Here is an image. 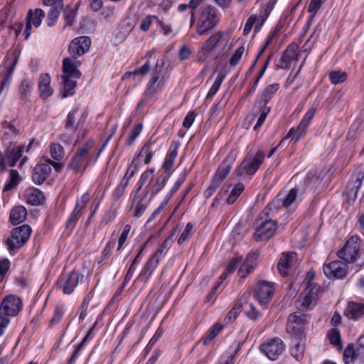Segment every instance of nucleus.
I'll return each mask as SVG.
<instances>
[{
    "label": "nucleus",
    "instance_id": "nucleus-55",
    "mask_svg": "<svg viewBox=\"0 0 364 364\" xmlns=\"http://www.w3.org/2000/svg\"><path fill=\"white\" fill-rule=\"evenodd\" d=\"M158 19V17L154 15L146 16L140 23V29L144 32L147 31L154 22L157 24Z\"/></svg>",
    "mask_w": 364,
    "mask_h": 364
},
{
    "label": "nucleus",
    "instance_id": "nucleus-26",
    "mask_svg": "<svg viewBox=\"0 0 364 364\" xmlns=\"http://www.w3.org/2000/svg\"><path fill=\"white\" fill-rule=\"evenodd\" d=\"M364 179V164H360L353 171L348 181V187L351 191L357 192Z\"/></svg>",
    "mask_w": 364,
    "mask_h": 364
},
{
    "label": "nucleus",
    "instance_id": "nucleus-39",
    "mask_svg": "<svg viewBox=\"0 0 364 364\" xmlns=\"http://www.w3.org/2000/svg\"><path fill=\"white\" fill-rule=\"evenodd\" d=\"M279 85L278 83H274L272 85H268L264 90L262 99V102H259L260 105L267 106L268 102L272 97V96L277 92L279 89Z\"/></svg>",
    "mask_w": 364,
    "mask_h": 364
},
{
    "label": "nucleus",
    "instance_id": "nucleus-46",
    "mask_svg": "<svg viewBox=\"0 0 364 364\" xmlns=\"http://www.w3.org/2000/svg\"><path fill=\"white\" fill-rule=\"evenodd\" d=\"M50 155L57 161H60L64 156L63 147L60 144L53 143L50 146Z\"/></svg>",
    "mask_w": 364,
    "mask_h": 364
},
{
    "label": "nucleus",
    "instance_id": "nucleus-61",
    "mask_svg": "<svg viewBox=\"0 0 364 364\" xmlns=\"http://www.w3.org/2000/svg\"><path fill=\"white\" fill-rule=\"evenodd\" d=\"M131 227L129 225H126L124 228L122 232L121 233L118 240V247L117 250H119L126 242L128 235L130 232Z\"/></svg>",
    "mask_w": 364,
    "mask_h": 364
},
{
    "label": "nucleus",
    "instance_id": "nucleus-10",
    "mask_svg": "<svg viewBox=\"0 0 364 364\" xmlns=\"http://www.w3.org/2000/svg\"><path fill=\"white\" fill-rule=\"evenodd\" d=\"M316 113L315 108L309 109L306 113L305 116L303 117L301 121L297 127H292L289 129L288 134L286 137L280 142L281 144L286 139L291 138L292 140H294V143H296L300 140L301 137H303L306 133V130L310 125L314 115Z\"/></svg>",
    "mask_w": 364,
    "mask_h": 364
},
{
    "label": "nucleus",
    "instance_id": "nucleus-30",
    "mask_svg": "<svg viewBox=\"0 0 364 364\" xmlns=\"http://www.w3.org/2000/svg\"><path fill=\"white\" fill-rule=\"evenodd\" d=\"M346 314L350 319L356 320L361 318L364 315V303H348Z\"/></svg>",
    "mask_w": 364,
    "mask_h": 364
},
{
    "label": "nucleus",
    "instance_id": "nucleus-57",
    "mask_svg": "<svg viewBox=\"0 0 364 364\" xmlns=\"http://www.w3.org/2000/svg\"><path fill=\"white\" fill-rule=\"evenodd\" d=\"M150 65L148 63H146L144 65H143L141 68L134 70L132 72H127L124 75L123 78H127L128 77H130L132 75H146L149 70H150Z\"/></svg>",
    "mask_w": 364,
    "mask_h": 364
},
{
    "label": "nucleus",
    "instance_id": "nucleus-51",
    "mask_svg": "<svg viewBox=\"0 0 364 364\" xmlns=\"http://www.w3.org/2000/svg\"><path fill=\"white\" fill-rule=\"evenodd\" d=\"M241 310L242 304L239 302H237L225 317V323H228L235 321L240 313Z\"/></svg>",
    "mask_w": 364,
    "mask_h": 364
},
{
    "label": "nucleus",
    "instance_id": "nucleus-37",
    "mask_svg": "<svg viewBox=\"0 0 364 364\" xmlns=\"http://www.w3.org/2000/svg\"><path fill=\"white\" fill-rule=\"evenodd\" d=\"M363 356L364 352H358L357 348L355 349L353 344H348L343 353V359L346 364L349 363L348 360L353 361L357 358Z\"/></svg>",
    "mask_w": 364,
    "mask_h": 364
},
{
    "label": "nucleus",
    "instance_id": "nucleus-14",
    "mask_svg": "<svg viewBox=\"0 0 364 364\" xmlns=\"http://www.w3.org/2000/svg\"><path fill=\"white\" fill-rule=\"evenodd\" d=\"M261 350L272 360H275L284 349L283 341L279 338H272L260 346Z\"/></svg>",
    "mask_w": 364,
    "mask_h": 364
},
{
    "label": "nucleus",
    "instance_id": "nucleus-25",
    "mask_svg": "<svg viewBox=\"0 0 364 364\" xmlns=\"http://www.w3.org/2000/svg\"><path fill=\"white\" fill-rule=\"evenodd\" d=\"M44 17L45 13L41 9H36L34 12L32 10L28 11L25 29L26 39H27L31 34V26L33 25L36 27H38Z\"/></svg>",
    "mask_w": 364,
    "mask_h": 364
},
{
    "label": "nucleus",
    "instance_id": "nucleus-23",
    "mask_svg": "<svg viewBox=\"0 0 364 364\" xmlns=\"http://www.w3.org/2000/svg\"><path fill=\"white\" fill-rule=\"evenodd\" d=\"M297 255L294 252H283L278 262L277 267L282 275H287L290 269L296 264Z\"/></svg>",
    "mask_w": 364,
    "mask_h": 364
},
{
    "label": "nucleus",
    "instance_id": "nucleus-6",
    "mask_svg": "<svg viewBox=\"0 0 364 364\" xmlns=\"http://www.w3.org/2000/svg\"><path fill=\"white\" fill-rule=\"evenodd\" d=\"M233 161L234 159L228 156L220 164L212 179L210 185L205 191L206 198H210L227 177L232 168Z\"/></svg>",
    "mask_w": 364,
    "mask_h": 364
},
{
    "label": "nucleus",
    "instance_id": "nucleus-42",
    "mask_svg": "<svg viewBox=\"0 0 364 364\" xmlns=\"http://www.w3.org/2000/svg\"><path fill=\"white\" fill-rule=\"evenodd\" d=\"M298 190L291 188L282 200V205L285 208H294L296 206V199L297 197Z\"/></svg>",
    "mask_w": 364,
    "mask_h": 364
},
{
    "label": "nucleus",
    "instance_id": "nucleus-21",
    "mask_svg": "<svg viewBox=\"0 0 364 364\" xmlns=\"http://www.w3.org/2000/svg\"><path fill=\"white\" fill-rule=\"evenodd\" d=\"M299 46L296 43H290L283 52L278 67L283 69H289L291 63L299 60Z\"/></svg>",
    "mask_w": 364,
    "mask_h": 364
},
{
    "label": "nucleus",
    "instance_id": "nucleus-58",
    "mask_svg": "<svg viewBox=\"0 0 364 364\" xmlns=\"http://www.w3.org/2000/svg\"><path fill=\"white\" fill-rule=\"evenodd\" d=\"M245 50V48L244 45H242L235 50V53L232 55L230 60V64L232 66H235L238 64L242 55L244 54Z\"/></svg>",
    "mask_w": 364,
    "mask_h": 364
},
{
    "label": "nucleus",
    "instance_id": "nucleus-4",
    "mask_svg": "<svg viewBox=\"0 0 364 364\" xmlns=\"http://www.w3.org/2000/svg\"><path fill=\"white\" fill-rule=\"evenodd\" d=\"M265 154L262 151L256 153L250 152L243 159L240 166L236 170L237 176L253 175L262 164Z\"/></svg>",
    "mask_w": 364,
    "mask_h": 364
},
{
    "label": "nucleus",
    "instance_id": "nucleus-20",
    "mask_svg": "<svg viewBox=\"0 0 364 364\" xmlns=\"http://www.w3.org/2000/svg\"><path fill=\"white\" fill-rule=\"evenodd\" d=\"M89 196L87 194H83L80 199H77L75 203V206L72 211L68 220L66 222L67 228H73L80 218L82 216L83 210L86 207L89 201Z\"/></svg>",
    "mask_w": 364,
    "mask_h": 364
},
{
    "label": "nucleus",
    "instance_id": "nucleus-41",
    "mask_svg": "<svg viewBox=\"0 0 364 364\" xmlns=\"http://www.w3.org/2000/svg\"><path fill=\"white\" fill-rule=\"evenodd\" d=\"M77 113H78L77 108L72 110L68 114V117H67V119L65 121V129L71 131L72 132H75L77 127L82 123L81 119H80L78 121L77 124L75 125L76 115L77 114Z\"/></svg>",
    "mask_w": 364,
    "mask_h": 364
},
{
    "label": "nucleus",
    "instance_id": "nucleus-8",
    "mask_svg": "<svg viewBox=\"0 0 364 364\" xmlns=\"http://www.w3.org/2000/svg\"><path fill=\"white\" fill-rule=\"evenodd\" d=\"M31 231V228L28 225L14 228L11 236L6 240L9 250L11 252L23 246L28 241Z\"/></svg>",
    "mask_w": 364,
    "mask_h": 364
},
{
    "label": "nucleus",
    "instance_id": "nucleus-24",
    "mask_svg": "<svg viewBox=\"0 0 364 364\" xmlns=\"http://www.w3.org/2000/svg\"><path fill=\"white\" fill-rule=\"evenodd\" d=\"M43 5L50 7L48 12V25L53 26L63 9V0H43Z\"/></svg>",
    "mask_w": 364,
    "mask_h": 364
},
{
    "label": "nucleus",
    "instance_id": "nucleus-43",
    "mask_svg": "<svg viewBox=\"0 0 364 364\" xmlns=\"http://www.w3.org/2000/svg\"><path fill=\"white\" fill-rule=\"evenodd\" d=\"M152 146L153 143L150 140L148 141L143 146L140 153L139 154V156L145 155L144 163L146 164H149L151 162L152 156L156 152V149H154Z\"/></svg>",
    "mask_w": 364,
    "mask_h": 364
},
{
    "label": "nucleus",
    "instance_id": "nucleus-60",
    "mask_svg": "<svg viewBox=\"0 0 364 364\" xmlns=\"http://www.w3.org/2000/svg\"><path fill=\"white\" fill-rule=\"evenodd\" d=\"M326 1V0H311L308 7V11L312 14L311 18L316 15L322 4Z\"/></svg>",
    "mask_w": 364,
    "mask_h": 364
},
{
    "label": "nucleus",
    "instance_id": "nucleus-59",
    "mask_svg": "<svg viewBox=\"0 0 364 364\" xmlns=\"http://www.w3.org/2000/svg\"><path fill=\"white\" fill-rule=\"evenodd\" d=\"M142 124H138L134 128L132 129L131 134L129 137V139L127 141V145L128 146H130L132 145L135 139L139 136L140 133L142 131Z\"/></svg>",
    "mask_w": 364,
    "mask_h": 364
},
{
    "label": "nucleus",
    "instance_id": "nucleus-32",
    "mask_svg": "<svg viewBox=\"0 0 364 364\" xmlns=\"http://www.w3.org/2000/svg\"><path fill=\"white\" fill-rule=\"evenodd\" d=\"M25 196L27 202L33 205H39L44 200L43 192L35 188H28L26 191Z\"/></svg>",
    "mask_w": 364,
    "mask_h": 364
},
{
    "label": "nucleus",
    "instance_id": "nucleus-16",
    "mask_svg": "<svg viewBox=\"0 0 364 364\" xmlns=\"http://www.w3.org/2000/svg\"><path fill=\"white\" fill-rule=\"evenodd\" d=\"M347 264L341 261H333L324 264L323 270L325 275L329 279H343L348 273Z\"/></svg>",
    "mask_w": 364,
    "mask_h": 364
},
{
    "label": "nucleus",
    "instance_id": "nucleus-31",
    "mask_svg": "<svg viewBox=\"0 0 364 364\" xmlns=\"http://www.w3.org/2000/svg\"><path fill=\"white\" fill-rule=\"evenodd\" d=\"M33 87L34 82L33 80L30 78L22 80L18 88V92L22 100L28 101L29 100Z\"/></svg>",
    "mask_w": 364,
    "mask_h": 364
},
{
    "label": "nucleus",
    "instance_id": "nucleus-15",
    "mask_svg": "<svg viewBox=\"0 0 364 364\" xmlns=\"http://www.w3.org/2000/svg\"><path fill=\"white\" fill-rule=\"evenodd\" d=\"M79 282V274L75 271L63 273L57 282L58 287L64 294H70L73 292Z\"/></svg>",
    "mask_w": 364,
    "mask_h": 364
},
{
    "label": "nucleus",
    "instance_id": "nucleus-34",
    "mask_svg": "<svg viewBox=\"0 0 364 364\" xmlns=\"http://www.w3.org/2000/svg\"><path fill=\"white\" fill-rule=\"evenodd\" d=\"M158 264V262H156V261H154V259H152L150 257L147 262L144 266L139 276V279L144 282H146L149 277L151 276L155 269L156 268Z\"/></svg>",
    "mask_w": 364,
    "mask_h": 364
},
{
    "label": "nucleus",
    "instance_id": "nucleus-38",
    "mask_svg": "<svg viewBox=\"0 0 364 364\" xmlns=\"http://www.w3.org/2000/svg\"><path fill=\"white\" fill-rule=\"evenodd\" d=\"M171 245V241L169 239L165 240L161 246L157 249L154 254L151 257L156 262L159 263L160 260L164 257L168 249Z\"/></svg>",
    "mask_w": 364,
    "mask_h": 364
},
{
    "label": "nucleus",
    "instance_id": "nucleus-50",
    "mask_svg": "<svg viewBox=\"0 0 364 364\" xmlns=\"http://www.w3.org/2000/svg\"><path fill=\"white\" fill-rule=\"evenodd\" d=\"M244 188V185L242 183H238L235 186L227 198V203L228 204L234 203L237 198L241 195Z\"/></svg>",
    "mask_w": 364,
    "mask_h": 364
},
{
    "label": "nucleus",
    "instance_id": "nucleus-9",
    "mask_svg": "<svg viewBox=\"0 0 364 364\" xmlns=\"http://www.w3.org/2000/svg\"><path fill=\"white\" fill-rule=\"evenodd\" d=\"M309 315L301 312H294L288 316L287 331L295 337H303Z\"/></svg>",
    "mask_w": 364,
    "mask_h": 364
},
{
    "label": "nucleus",
    "instance_id": "nucleus-62",
    "mask_svg": "<svg viewBox=\"0 0 364 364\" xmlns=\"http://www.w3.org/2000/svg\"><path fill=\"white\" fill-rule=\"evenodd\" d=\"M63 315V311L60 307L55 309L54 314L50 321V325H55L60 322Z\"/></svg>",
    "mask_w": 364,
    "mask_h": 364
},
{
    "label": "nucleus",
    "instance_id": "nucleus-53",
    "mask_svg": "<svg viewBox=\"0 0 364 364\" xmlns=\"http://www.w3.org/2000/svg\"><path fill=\"white\" fill-rule=\"evenodd\" d=\"M259 107H260L261 113H260L259 117L257 121L256 124L254 127V130H255V131L258 130L261 127V126L263 124L264 122L265 121L267 114H269V112L270 111V107L262 106L260 105H259Z\"/></svg>",
    "mask_w": 364,
    "mask_h": 364
},
{
    "label": "nucleus",
    "instance_id": "nucleus-28",
    "mask_svg": "<svg viewBox=\"0 0 364 364\" xmlns=\"http://www.w3.org/2000/svg\"><path fill=\"white\" fill-rule=\"evenodd\" d=\"M305 350V344L303 337H295L291 343V354L296 359L300 360L303 358Z\"/></svg>",
    "mask_w": 364,
    "mask_h": 364
},
{
    "label": "nucleus",
    "instance_id": "nucleus-7",
    "mask_svg": "<svg viewBox=\"0 0 364 364\" xmlns=\"http://www.w3.org/2000/svg\"><path fill=\"white\" fill-rule=\"evenodd\" d=\"M360 246V237L353 235L346 242L343 248L337 252V256L345 263H353L358 257Z\"/></svg>",
    "mask_w": 364,
    "mask_h": 364
},
{
    "label": "nucleus",
    "instance_id": "nucleus-19",
    "mask_svg": "<svg viewBox=\"0 0 364 364\" xmlns=\"http://www.w3.org/2000/svg\"><path fill=\"white\" fill-rule=\"evenodd\" d=\"M274 293L273 284L268 282H259L255 291V297L261 304L266 305Z\"/></svg>",
    "mask_w": 364,
    "mask_h": 364
},
{
    "label": "nucleus",
    "instance_id": "nucleus-17",
    "mask_svg": "<svg viewBox=\"0 0 364 364\" xmlns=\"http://www.w3.org/2000/svg\"><path fill=\"white\" fill-rule=\"evenodd\" d=\"M164 61L159 64V61L155 65V69L153 71L151 78L148 82L147 87L144 92V98L150 99L159 89L161 81L157 83L164 70Z\"/></svg>",
    "mask_w": 364,
    "mask_h": 364
},
{
    "label": "nucleus",
    "instance_id": "nucleus-40",
    "mask_svg": "<svg viewBox=\"0 0 364 364\" xmlns=\"http://www.w3.org/2000/svg\"><path fill=\"white\" fill-rule=\"evenodd\" d=\"M167 180L168 177L163 174L156 178L155 183L153 186H148L146 187V188H149L151 198L155 196L161 189H163Z\"/></svg>",
    "mask_w": 364,
    "mask_h": 364
},
{
    "label": "nucleus",
    "instance_id": "nucleus-33",
    "mask_svg": "<svg viewBox=\"0 0 364 364\" xmlns=\"http://www.w3.org/2000/svg\"><path fill=\"white\" fill-rule=\"evenodd\" d=\"M26 215L27 210L23 206H16L11 210L9 220L13 225H16L23 223Z\"/></svg>",
    "mask_w": 364,
    "mask_h": 364
},
{
    "label": "nucleus",
    "instance_id": "nucleus-5",
    "mask_svg": "<svg viewBox=\"0 0 364 364\" xmlns=\"http://www.w3.org/2000/svg\"><path fill=\"white\" fill-rule=\"evenodd\" d=\"M218 21L215 9L210 6H207L200 13L196 26L197 33L200 36L206 34L218 24Z\"/></svg>",
    "mask_w": 364,
    "mask_h": 364
},
{
    "label": "nucleus",
    "instance_id": "nucleus-44",
    "mask_svg": "<svg viewBox=\"0 0 364 364\" xmlns=\"http://www.w3.org/2000/svg\"><path fill=\"white\" fill-rule=\"evenodd\" d=\"M223 328V326L219 323L214 324L210 328L207 334L203 338L204 345H208L210 342H211L222 331Z\"/></svg>",
    "mask_w": 364,
    "mask_h": 364
},
{
    "label": "nucleus",
    "instance_id": "nucleus-48",
    "mask_svg": "<svg viewBox=\"0 0 364 364\" xmlns=\"http://www.w3.org/2000/svg\"><path fill=\"white\" fill-rule=\"evenodd\" d=\"M194 232V227L193 225L191 223H188L186 224L185 229L181 234L178 240V243L179 245H182L185 243L188 239L191 237V236L193 235Z\"/></svg>",
    "mask_w": 364,
    "mask_h": 364
},
{
    "label": "nucleus",
    "instance_id": "nucleus-54",
    "mask_svg": "<svg viewBox=\"0 0 364 364\" xmlns=\"http://www.w3.org/2000/svg\"><path fill=\"white\" fill-rule=\"evenodd\" d=\"M136 169L137 166L135 163V160H133L129 165L127 172L125 173L121 182L128 186L130 179L134 176Z\"/></svg>",
    "mask_w": 364,
    "mask_h": 364
},
{
    "label": "nucleus",
    "instance_id": "nucleus-52",
    "mask_svg": "<svg viewBox=\"0 0 364 364\" xmlns=\"http://www.w3.org/2000/svg\"><path fill=\"white\" fill-rule=\"evenodd\" d=\"M19 181V175L17 171L11 170L9 175V181L5 184L4 191H7L16 186Z\"/></svg>",
    "mask_w": 364,
    "mask_h": 364
},
{
    "label": "nucleus",
    "instance_id": "nucleus-13",
    "mask_svg": "<svg viewBox=\"0 0 364 364\" xmlns=\"http://www.w3.org/2000/svg\"><path fill=\"white\" fill-rule=\"evenodd\" d=\"M22 309V301L19 297L9 295L1 301L0 314L8 317L16 316Z\"/></svg>",
    "mask_w": 364,
    "mask_h": 364
},
{
    "label": "nucleus",
    "instance_id": "nucleus-45",
    "mask_svg": "<svg viewBox=\"0 0 364 364\" xmlns=\"http://www.w3.org/2000/svg\"><path fill=\"white\" fill-rule=\"evenodd\" d=\"M328 338L330 343L336 347L338 350L342 348L340 332L337 328H331L328 333Z\"/></svg>",
    "mask_w": 364,
    "mask_h": 364
},
{
    "label": "nucleus",
    "instance_id": "nucleus-56",
    "mask_svg": "<svg viewBox=\"0 0 364 364\" xmlns=\"http://www.w3.org/2000/svg\"><path fill=\"white\" fill-rule=\"evenodd\" d=\"M154 169H149L144 171L139 180V189L141 188L146 182L148 183V186H149L151 182L154 178Z\"/></svg>",
    "mask_w": 364,
    "mask_h": 364
},
{
    "label": "nucleus",
    "instance_id": "nucleus-47",
    "mask_svg": "<svg viewBox=\"0 0 364 364\" xmlns=\"http://www.w3.org/2000/svg\"><path fill=\"white\" fill-rule=\"evenodd\" d=\"M225 75L222 73H220L217 77V78L215 79L213 85H212V87H210V89L209 90V92L206 96V99H212L213 97L217 93V92L218 91L223 81L225 79Z\"/></svg>",
    "mask_w": 364,
    "mask_h": 364
},
{
    "label": "nucleus",
    "instance_id": "nucleus-22",
    "mask_svg": "<svg viewBox=\"0 0 364 364\" xmlns=\"http://www.w3.org/2000/svg\"><path fill=\"white\" fill-rule=\"evenodd\" d=\"M277 228L274 220H266L256 229L254 237L258 241L269 240L275 233Z\"/></svg>",
    "mask_w": 364,
    "mask_h": 364
},
{
    "label": "nucleus",
    "instance_id": "nucleus-2",
    "mask_svg": "<svg viewBox=\"0 0 364 364\" xmlns=\"http://www.w3.org/2000/svg\"><path fill=\"white\" fill-rule=\"evenodd\" d=\"M92 149V141H87L82 147L79 148L77 151L71 158L68 165L69 168L75 172H79L82 174L91 163L96 161L100 154V151H99L95 158H94Z\"/></svg>",
    "mask_w": 364,
    "mask_h": 364
},
{
    "label": "nucleus",
    "instance_id": "nucleus-11",
    "mask_svg": "<svg viewBox=\"0 0 364 364\" xmlns=\"http://www.w3.org/2000/svg\"><path fill=\"white\" fill-rule=\"evenodd\" d=\"M52 166L55 168L56 171H59L62 167L58 162H53L50 159L45 161V163L37 164L33 171V181L37 185L42 184L50 176L52 171Z\"/></svg>",
    "mask_w": 364,
    "mask_h": 364
},
{
    "label": "nucleus",
    "instance_id": "nucleus-12",
    "mask_svg": "<svg viewBox=\"0 0 364 364\" xmlns=\"http://www.w3.org/2000/svg\"><path fill=\"white\" fill-rule=\"evenodd\" d=\"M224 33L217 31L212 34L202 45L200 50L198 52V60L204 62L209 54L217 49L223 41Z\"/></svg>",
    "mask_w": 364,
    "mask_h": 364
},
{
    "label": "nucleus",
    "instance_id": "nucleus-35",
    "mask_svg": "<svg viewBox=\"0 0 364 364\" xmlns=\"http://www.w3.org/2000/svg\"><path fill=\"white\" fill-rule=\"evenodd\" d=\"M15 52L16 51L14 52V56L12 65L6 68V70L3 75L2 80L0 83V92H1L4 90V88L7 89L11 82L14 68L16 65L18 60V55H15Z\"/></svg>",
    "mask_w": 364,
    "mask_h": 364
},
{
    "label": "nucleus",
    "instance_id": "nucleus-1",
    "mask_svg": "<svg viewBox=\"0 0 364 364\" xmlns=\"http://www.w3.org/2000/svg\"><path fill=\"white\" fill-rule=\"evenodd\" d=\"M90 38L85 36L77 37L71 41L68 49L71 56L64 58L62 65L61 95L63 98L74 95L77 80L81 77V73L78 69L81 62L77 58L87 53L90 50Z\"/></svg>",
    "mask_w": 364,
    "mask_h": 364
},
{
    "label": "nucleus",
    "instance_id": "nucleus-63",
    "mask_svg": "<svg viewBox=\"0 0 364 364\" xmlns=\"http://www.w3.org/2000/svg\"><path fill=\"white\" fill-rule=\"evenodd\" d=\"M186 178V171H183L181 173L178 179L176 181V182L175 183L174 186L172 187V188L171 190L170 197L171 196V195H173L174 193H176L178 191V189L180 188V186L185 181Z\"/></svg>",
    "mask_w": 364,
    "mask_h": 364
},
{
    "label": "nucleus",
    "instance_id": "nucleus-29",
    "mask_svg": "<svg viewBox=\"0 0 364 364\" xmlns=\"http://www.w3.org/2000/svg\"><path fill=\"white\" fill-rule=\"evenodd\" d=\"M180 146L179 141H173L171 143L168 154H167L163 164V168L168 171L173 167L175 159L178 155V149Z\"/></svg>",
    "mask_w": 364,
    "mask_h": 364
},
{
    "label": "nucleus",
    "instance_id": "nucleus-3",
    "mask_svg": "<svg viewBox=\"0 0 364 364\" xmlns=\"http://www.w3.org/2000/svg\"><path fill=\"white\" fill-rule=\"evenodd\" d=\"M321 291V287L309 282L300 299L296 301V306L301 311L311 310L317 303L318 295Z\"/></svg>",
    "mask_w": 364,
    "mask_h": 364
},
{
    "label": "nucleus",
    "instance_id": "nucleus-49",
    "mask_svg": "<svg viewBox=\"0 0 364 364\" xmlns=\"http://www.w3.org/2000/svg\"><path fill=\"white\" fill-rule=\"evenodd\" d=\"M329 78L332 84L336 85L345 82L347 74L341 70H333L329 73Z\"/></svg>",
    "mask_w": 364,
    "mask_h": 364
},
{
    "label": "nucleus",
    "instance_id": "nucleus-64",
    "mask_svg": "<svg viewBox=\"0 0 364 364\" xmlns=\"http://www.w3.org/2000/svg\"><path fill=\"white\" fill-rule=\"evenodd\" d=\"M192 53L191 50L186 46L183 45L179 50V58L181 60H186L188 59Z\"/></svg>",
    "mask_w": 364,
    "mask_h": 364
},
{
    "label": "nucleus",
    "instance_id": "nucleus-27",
    "mask_svg": "<svg viewBox=\"0 0 364 364\" xmlns=\"http://www.w3.org/2000/svg\"><path fill=\"white\" fill-rule=\"evenodd\" d=\"M38 90L40 97L43 99H47L53 93V90L50 86V77L48 73L41 74L38 80Z\"/></svg>",
    "mask_w": 364,
    "mask_h": 364
},
{
    "label": "nucleus",
    "instance_id": "nucleus-18",
    "mask_svg": "<svg viewBox=\"0 0 364 364\" xmlns=\"http://www.w3.org/2000/svg\"><path fill=\"white\" fill-rule=\"evenodd\" d=\"M269 14V10H268L267 9H264L262 11L260 12V14L258 16H250L245 25L243 34L245 36H247L250 32L253 26H255L254 33H257V32H259L262 26H263L264 21L267 20Z\"/></svg>",
    "mask_w": 364,
    "mask_h": 364
},
{
    "label": "nucleus",
    "instance_id": "nucleus-36",
    "mask_svg": "<svg viewBox=\"0 0 364 364\" xmlns=\"http://www.w3.org/2000/svg\"><path fill=\"white\" fill-rule=\"evenodd\" d=\"M24 145L13 147L8 153L7 158L10 166H15L16 162L22 157L24 151Z\"/></svg>",
    "mask_w": 364,
    "mask_h": 364
}]
</instances>
